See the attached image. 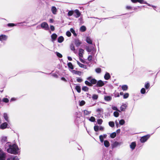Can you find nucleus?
<instances>
[{
  "label": "nucleus",
  "instance_id": "13",
  "mask_svg": "<svg viewBox=\"0 0 160 160\" xmlns=\"http://www.w3.org/2000/svg\"><path fill=\"white\" fill-rule=\"evenodd\" d=\"M84 50L82 49H80L79 50V58H82L83 57V54L84 53Z\"/></svg>",
  "mask_w": 160,
  "mask_h": 160
},
{
  "label": "nucleus",
  "instance_id": "35",
  "mask_svg": "<svg viewBox=\"0 0 160 160\" xmlns=\"http://www.w3.org/2000/svg\"><path fill=\"white\" fill-rule=\"evenodd\" d=\"M116 136V132H113L111 134L110 137L112 138H114Z\"/></svg>",
  "mask_w": 160,
  "mask_h": 160
},
{
  "label": "nucleus",
  "instance_id": "53",
  "mask_svg": "<svg viewBox=\"0 0 160 160\" xmlns=\"http://www.w3.org/2000/svg\"><path fill=\"white\" fill-rule=\"evenodd\" d=\"M99 138L100 140V141L101 142H104V139L102 138V135H100L99 136Z\"/></svg>",
  "mask_w": 160,
  "mask_h": 160
},
{
  "label": "nucleus",
  "instance_id": "7",
  "mask_svg": "<svg viewBox=\"0 0 160 160\" xmlns=\"http://www.w3.org/2000/svg\"><path fill=\"white\" fill-rule=\"evenodd\" d=\"M74 12L76 14H74V16L76 18H78L81 15L80 12L78 9L75 10Z\"/></svg>",
  "mask_w": 160,
  "mask_h": 160
},
{
  "label": "nucleus",
  "instance_id": "5",
  "mask_svg": "<svg viewBox=\"0 0 160 160\" xmlns=\"http://www.w3.org/2000/svg\"><path fill=\"white\" fill-rule=\"evenodd\" d=\"M105 83L103 81L101 80H99L98 81H97L96 84L95 86L97 87H101L103 86L104 85Z\"/></svg>",
  "mask_w": 160,
  "mask_h": 160
},
{
  "label": "nucleus",
  "instance_id": "54",
  "mask_svg": "<svg viewBox=\"0 0 160 160\" xmlns=\"http://www.w3.org/2000/svg\"><path fill=\"white\" fill-rule=\"evenodd\" d=\"M66 35L68 37H70L71 35V33L69 31H67L66 33Z\"/></svg>",
  "mask_w": 160,
  "mask_h": 160
},
{
  "label": "nucleus",
  "instance_id": "14",
  "mask_svg": "<svg viewBox=\"0 0 160 160\" xmlns=\"http://www.w3.org/2000/svg\"><path fill=\"white\" fill-rule=\"evenodd\" d=\"M130 148L132 150H134L136 146V143L135 142H132L130 144Z\"/></svg>",
  "mask_w": 160,
  "mask_h": 160
},
{
  "label": "nucleus",
  "instance_id": "27",
  "mask_svg": "<svg viewBox=\"0 0 160 160\" xmlns=\"http://www.w3.org/2000/svg\"><path fill=\"white\" fill-rule=\"evenodd\" d=\"M70 48L71 50L73 51L75 53H76V51L75 48V47L73 44L72 43L71 44L70 46Z\"/></svg>",
  "mask_w": 160,
  "mask_h": 160
},
{
  "label": "nucleus",
  "instance_id": "46",
  "mask_svg": "<svg viewBox=\"0 0 160 160\" xmlns=\"http://www.w3.org/2000/svg\"><path fill=\"white\" fill-rule=\"evenodd\" d=\"M89 120L91 122H94L95 120V118L94 117L92 116L90 118Z\"/></svg>",
  "mask_w": 160,
  "mask_h": 160
},
{
  "label": "nucleus",
  "instance_id": "19",
  "mask_svg": "<svg viewBox=\"0 0 160 160\" xmlns=\"http://www.w3.org/2000/svg\"><path fill=\"white\" fill-rule=\"evenodd\" d=\"M3 118L7 122H9L8 117V114L7 113H4L3 114Z\"/></svg>",
  "mask_w": 160,
  "mask_h": 160
},
{
  "label": "nucleus",
  "instance_id": "56",
  "mask_svg": "<svg viewBox=\"0 0 160 160\" xmlns=\"http://www.w3.org/2000/svg\"><path fill=\"white\" fill-rule=\"evenodd\" d=\"M2 101L3 102L6 103H7L9 102V100L6 98H4L2 99Z\"/></svg>",
  "mask_w": 160,
  "mask_h": 160
},
{
  "label": "nucleus",
  "instance_id": "63",
  "mask_svg": "<svg viewBox=\"0 0 160 160\" xmlns=\"http://www.w3.org/2000/svg\"><path fill=\"white\" fill-rule=\"evenodd\" d=\"M102 138L104 139L105 138H106L107 135L106 134H104L103 135H102Z\"/></svg>",
  "mask_w": 160,
  "mask_h": 160
},
{
  "label": "nucleus",
  "instance_id": "40",
  "mask_svg": "<svg viewBox=\"0 0 160 160\" xmlns=\"http://www.w3.org/2000/svg\"><path fill=\"white\" fill-rule=\"evenodd\" d=\"M125 123V121L123 119H121L119 121V124L121 125H123Z\"/></svg>",
  "mask_w": 160,
  "mask_h": 160
},
{
  "label": "nucleus",
  "instance_id": "50",
  "mask_svg": "<svg viewBox=\"0 0 160 160\" xmlns=\"http://www.w3.org/2000/svg\"><path fill=\"white\" fill-rule=\"evenodd\" d=\"M56 53L57 56L59 58H61L62 57V56L61 53H60L58 52H56Z\"/></svg>",
  "mask_w": 160,
  "mask_h": 160
},
{
  "label": "nucleus",
  "instance_id": "32",
  "mask_svg": "<svg viewBox=\"0 0 160 160\" xmlns=\"http://www.w3.org/2000/svg\"><path fill=\"white\" fill-rule=\"evenodd\" d=\"M86 29V28L84 26H82L80 28V30L82 32L85 31Z\"/></svg>",
  "mask_w": 160,
  "mask_h": 160
},
{
  "label": "nucleus",
  "instance_id": "51",
  "mask_svg": "<svg viewBox=\"0 0 160 160\" xmlns=\"http://www.w3.org/2000/svg\"><path fill=\"white\" fill-rule=\"evenodd\" d=\"M94 129L95 131L98 132L99 129V127L98 126H94Z\"/></svg>",
  "mask_w": 160,
  "mask_h": 160
},
{
  "label": "nucleus",
  "instance_id": "8",
  "mask_svg": "<svg viewBox=\"0 0 160 160\" xmlns=\"http://www.w3.org/2000/svg\"><path fill=\"white\" fill-rule=\"evenodd\" d=\"M74 41L75 44L77 47H79L82 43V42L78 39H75Z\"/></svg>",
  "mask_w": 160,
  "mask_h": 160
},
{
  "label": "nucleus",
  "instance_id": "25",
  "mask_svg": "<svg viewBox=\"0 0 160 160\" xmlns=\"http://www.w3.org/2000/svg\"><path fill=\"white\" fill-rule=\"evenodd\" d=\"M119 144V143L117 142H115L112 145V148H114L117 147Z\"/></svg>",
  "mask_w": 160,
  "mask_h": 160
},
{
  "label": "nucleus",
  "instance_id": "6",
  "mask_svg": "<svg viewBox=\"0 0 160 160\" xmlns=\"http://www.w3.org/2000/svg\"><path fill=\"white\" fill-rule=\"evenodd\" d=\"M8 124L6 122L2 123L0 126V128L2 129H5L7 128H8Z\"/></svg>",
  "mask_w": 160,
  "mask_h": 160
},
{
  "label": "nucleus",
  "instance_id": "57",
  "mask_svg": "<svg viewBox=\"0 0 160 160\" xmlns=\"http://www.w3.org/2000/svg\"><path fill=\"white\" fill-rule=\"evenodd\" d=\"M77 81L78 82H81L82 81V78H77Z\"/></svg>",
  "mask_w": 160,
  "mask_h": 160
},
{
  "label": "nucleus",
  "instance_id": "22",
  "mask_svg": "<svg viewBox=\"0 0 160 160\" xmlns=\"http://www.w3.org/2000/svg\"><path fill=\"white\" fill-rule=\"evenodd\" d=\"M7 141V137L6 136H2V137L1 142L2 143H5Z\"/></svg>",
  "mask_w": 160,
  "mask_h": 160
},
{
  "label": "nucleus",
  "instance_id": "18",
  "mask_svg": "<svg viewBox=\"0 0 160 160\" xmlns=\"http://www.w3.org/2000/svg\"><path fill=\"white\" fill-rule=\"evenodd\" d=\"M18 158L17 156H13L7 159V160H18Z\"/></svg>",
  "mask_w": 160,
  "mask_h": 160
},
{
  "label": "nucleus",
  "instance_id": "49",
  "mask_svg": "<svg viewBox=\"0 0 160 160\" xmlns=\"http://www.w3.org/2000/svg\"><path fill=\"white\" fill-rule=\"evenodd\" d=\"M102 120L101 119H99L97 120V122L98 124L101 125L102 122Z\"/></svg>",
  "mask_w": 160,
  "mask_h": 160
},
{
  "label": "nucleus",
  "instance_id": "4",
  "mask_svg": "<svg viewBox=\"0 0 160 160\" xmlns=\"http://www.w3.org/2000/svg\"><path fill=\"white\" fill-rule=\"evenodd\" d=\"M41 26L42 28L44 29L45 30H48L49 29V26L48 23L45 22H43L41 24Z\"/></svg>",
  "mask_w": 160,
  "mask_h": 160
},
{
  "label": "nucleus",
  "instance_id": "15",
  "mask_svg": "<svg viewBox=\"0 0 160 160\" xmlns=\"http://www.w3.org/2000/svg\"><path fill=\"white\" fill-rule=\"evenodd\" d=\"M127 107V105L126 104H122L120 107V110L122 111H124L126 107Z\"/></svg>",
  "mask_w": 160,
  "mask_h": 160
},
{
  "label": "nucleus",
  "instance_id": "12",
  "mask_svg": "<svg viewBox=\"0 0 160 160\" xmlns=\"http://www.w3.org/2000/svg\"><path fill=\"white\" fill-rule=\"evenodd\" d=\"M111 77L110 74L108 72H106L104 76V78L106 80H108Z\"/></svg>",
  "mask_w": 160,
  "mask_h": 160
},
{
  "label": "nucleus",
  "instance_id": "33",
  "mask_svg": "<svg viewBox=\"0 0 160 160\" xmlns=\"http://www.w3.org/2000/svg\"><path fill=\"white\" fill-rule=\"evenodd\" d=\"M98 96L97 94H93L92 96V99L93 100H95L98 99Z\"/></svg>",
  "mask_w": 160,
  "mask_h": 160
},
{
  "label": "nucleus",
  "instance_id": "23",
  "mask_svg": "<svg viewBox=\"0 0 160 160\" xmlns=\"http://www.w3.org/2000/svg\"><path fill=\"white\" fill-rule=\"evenodd\" d=\"M90 82L92 86V85L96 84L97 80L95 78H92L91 80H90Z\"/></svg>",
  "mask_w": 160,
  "mask_h": 160
},
{
  "label": "nucleus",
  "instance_id": "36",
  "mask_svg": "<svg viewBox=\"0 0 160 160\" xmlns=\"http://www.w3.org/2000/svg\"><path fill=\"white\" fill-rule=\"evenodd\" d=\"M82 89L84 91L87 92L89 88L87 86H83L82 87Z\"/></svg>",
  "mask_w": 160,
  "mask_h": 160
},
{
  "label": "nucleus",
  "instance_id": "28",
  "mask_svg": "<svg viewBox=\"0 0 160 160\" xmlns=\"http://www.w3.org/2000/svg\"><path fill=\"white\" fill-rule=\"evenodd\" d=\"M77 63L78 64L79 66L80 67L83 68H86V66L80 63L79 61H77Z\"/></svg>",
  "mask_w": 160,
  "mask_h": 160
},
{
  "label": "nucleus",
  "instance_id": "34",
  "mask_svg": "<svg viewBox=\"0 0 160 160\" xmlns=\"http://www.w3.org/2000/svg\"><path fill=\"white\" fill-rule=\"evenodd\" d=\"M70 32L72 33L74 35V36H77V34L75 33V30L73 28H71L70 29Z\"/></svg>",
  "mask_w": 160,
  "mask_h": 160
},
{
  "label": "nucleus",
  "instance_id": "41",
  "mask_svg": "<svg viewBox=\"0 0 160 160\" xmlns=\"http://www.w3.org/2000/svg\"><path fill=\"white\" fill-rule=\"evenodd\" d=\"M74 13V11L72 10L69 11L68 13V16H71Z\"/></svg>",
  "mask_w": 160,
  "mask_h": 160
},
{
  "label": "nucleus",
  "instance_id": "48",
  "mask_svg": "<svg viewBox=\"0 0 160 160\" xmlns=\"http://www.w3.org/2000/svg\"><path fill=\"white\" fill-rule=\"evenodd\" d=\"M129 94L128 93H126L123 95V98L126 99L128 98Z\"/></svg>",
  "mask_w": 160,
  "mask_h": 160
},
{
  "label": "nucleus",
  "instance_id": "59",
  "mask_svg": "<svg viewBox=\"0 0 160 160\" xmlns=\"http://www.w3.org/2000/svg\"><path fill=\"white\" fill-rule=\"evenodd\" d=\"M88 60L89 61H91L92 59V57L91 55H89L88 58Z\"/></svg>",
  "mask_w": 160,
  "mask_h": 160
},
{
  "label": "nucleus",
  "instance_id": "29",
  "mask_svg": "<svg viewBox=\"0 0 160 160\" xmlns=\"http://www.w3.org/2000/svg\"><path fill=\"white\" fill-rule=\"evenodd\" d=\"M67 65L68 67L71 69H73L74 68L73 65L71 62H69L67 64Z\"/></svg>",
  "mask_w": 160,
  "mask_h": 160
},
{
  "label": "nucleus",
  "instance_id": "20",
  "mask_svg": "<svg viewBox=\"0 0 160 160\" xmlns=\"http://www.w3.org/2000/svg\"><path fill=\"white\" fill-rule=\"evenodd\" d=\"M104 145L106 147L108 148L110 146L109 142L108 140H105L104 141Z\"/></svg>",
  "mask_w": 160,
  "mask_h": 160
},
{
  "label": "nucleus",
  "instance_id": "37",
  "mask_svg": "<svg viewBox=\"0 0 160 160\" xmlns=\"http://www.w3.org/2000/svg\"><path fill=\"white\" fill-rule=\"evenodd\" d=\"M84 114L85 115H87L90 114L91 113V111H89L87 110H84L83 111Z\"/></svg>",
  "mask_w": 160,
  "mask_h": 160
},
{
  "label": "nucleus",
  "instance_id": "10",
  "mask_svg": "<svg viewBox=\"0 0 160 160\" xmlns=\"http://www.w3.org/2000/svg\"><path fill=\"white\" fill-rule=\"evenodd\" d=\"M7 38V36L5 35L2 34L0 36V41L6 40Z\"/></svg>",
  "mask_w": 160,
  "mask_h": 160
},
{
  "label": "nucleus",
  "instance_id": "61",
  "mask_svg": "<svg viewBox=\"0 0 160 160\" xmlns=\"http://www.w3.org/2000/svg\"><path fill=\"white\" fill-rule=\"evenodd\" d=\"M119 96H120L118 93H117L115 95V97H119Z\"/></svg>",
  "mask_w": 160,
  "mask_h": 160
},
{
  "label": "nucleus",
  "instance_id": "16",
  "mask_svg": "<svg viewBox=\"0 0 160 160\" xmlns=\"http://www.w3.org/2000/svg\"><path fill=\"white\" fill-rule=\"evenodd\" d=\"M72 72L75 74L78 75L79 76H81V72L79 71H76L75 70H73L72 71Z\"/></svg>",
  "mask_w": 160,
  "mask_h": 160
},
{
  "label": "nucleus",
  "instance_id": "52",
  "mask_svg": "<svg viewBox=\"0 0 160 160\" xmlns=\"http://www.w3.org/2000/svg\"><path fill=\"white\" fill-rule=\"evenodd\" d=\"M112 108L113 110H116V111H118L120 112H121L118 109L117 107L116 106H112Z\"/></svg>",
  "mask_w": 160,
  "mask_h": 160
},
{
  "label": "nucleus",
  "instance_id": "38",
  "mask_svg": "<svg viewBox=\"0 0 160 160\" xmlns=\"http://www.w3.org/2000/svg\"><path fill=\"white\" fill-rule=\"evenodd\" d=\"M150 86V84L148 82L145 83V87L146 89L149 88Z\"/></svg>",
  "mask_w": 160,
  "mask_h": 160
},
{
  "label": "nucleus",
  "instance_id": "1",
  "mask_svg": "<svg viewBox=\"0 0 160 160\" xmlns=\"http://www.w3.org/2000/svg\"><path fill=\"white\" fill-rule=\"evenodd\" d=\"M4 148L9 153L15 155L18 153L19 148L18 145L15 144H12L11 143L8 142L6 143Z\"/></svg>",
  "mask_w": 160,
  "mask_h": 160
},
{
  "label": "nucleus",
  "instance_id": "43",
  "mask_svg": "<svg viewBox=\"0 0 160 160\" xmlns=\"http://www.w3.org/2000/svg\"><path fill=\"white\" fill-rule=\"evenodd\" d=\"M85 103V102L84 100H82L79 102V105L81 106H82L84 105Z\"/></svg>",
  "mask_w": 160,
  "mask_h": 160
},
{
  "label": "nucleus",
  "instance_id": "26",
  "mask_svg": "<svg viewBox=\"0 0 160 160\" xmlns=\"http://www.w3.org/2000/svg\"><path fill=\"white\" fill-rule=\"evenodd\" d=\"M51 10L52 13L54 14H56V12H57V9L56 8L55 6H52V7Z\"/></svg>",
  "mask_w": 160,
  "mask_h": 160
},
{
  "label": "nucleus",
  "instance_id": "45",
  "mask_svg": "<svg viewBox=\"0 0 160 160\" xmlns=\"http://www.w3.org/2000/svg\"><path fill=\"white\" fill-rule=\"evenodd\" d=\"M119 115V113L118 112H117V111H115L114 112L113 115L114 117H118Z\"/></svg>",
  "mask_w": 160,
  "mask_h": 160
},
{
  "label": "nucleus",
  "instance_id": "47",
  "mask_svg": "<svg viewBox=\"0 0 160 160\" xmlns=\"http://www.w3.org/2000/svg\"><path fill=\"white\" fill-rule=\"evenodd\" d=\"M141 93L142 94H144L146 93V90L144 88H142L141 90Z\"/></svg>",
  "mask_w": 160,
  "mask_h": 160
},
{
  "label": "nucleus",
  "instance_id": "44",
  "mask_svg": "<svg viewBox=\"0 0 160 160\" xmlns=\"http://www.w3.org/2000/svg\"><path fill=\"white\" fill-rule=\"evenodd\" d=\"M95 71L97 73H99L101 72V69L100 68H97L95 69Z\"/></svg>",
  "mask_w": 160,
  "mask_h": 160
},
{
  "label": "nucleus",
  "instance_id": "30",
  "mask_svg": "<svg viewBox=\"0 0 160 160\" xmlns=\"http://www.w3.org/2000/svg\"><path fill=\"white\" fill-rule=\"evenodd\" d=\"M122 90L123 91H127L128 89V86L127 85H123L122 87Z\"/></svg>",
  "mask_w": 160,
  "mask_h": 160
},
{
  "label": "nucleus",
  "instance_id": "11",
  "mask_svg": "<svg viewBox=\"0 0 160 160\" xmlns=\"http://www.w3.org/2000/svg\"><path fill=\"white\" fill-rule=\"evenodd\" d=\"M57 37L58 36L56 33H54L52 34L51 35V38L52 39V41H54L56 40L57 38Z\"/></svg>",
  "mask_w": 160,
  "mask_h": 160
},
{
  "label": "nucleus",
  "instance_id": "64",
  "mask_svg": "<svg viewBox=\"0 0 160 160\" xmlns=\"http://www.w3.org/2000/svg\"><path fill=\"white\" fill-rule=\"evenodd\" d=\"M61 79L62 80H63V81H64L65 82H67V81L66 79L64 77H62L61 78Z\"/></svg>",
  "mask_w": 160,
  "mask_h": 160
},
{
  "label": "nucleus",
  "instance_id": "62",
  "mask_svg": "<svg viewBox=\"0 0 160 160\" xmlns=\"http://www.w3.org/2000/svg\"><path fill=\"white\" fill-rule=\"evenodd\" d=\"M52 76L56 78H58V75L57 74L54 73H53L52 74Z\"/></svg>",
  "mask_w": 160,
  "mask_h": 160
},
{
  "label": "nucleus",
  "instance_id": "24",
  "mask_svg": "<svg viewBox=\"0 0 160 160\" xmlns=\"http://www.w3.org/2000/svg\"><path fill=\"white\" fill-rule=\"evenodd\" d=\"M75 89L78 92L80 93L81 92V88L80 86L78 85H76L75 86Z\"/></svg>",
  "mask_w": 160,
  "mask_h": 160
},
{
  "label": "nucleus",
  "instance_id": "9",
  "mask_svg": "<svg viewBox=\"0 0 160 160\" xmlns=\"http://www.w3.org/2000/svg\"><path fill=\"white\" fill-rule=\"evenodd\" d=\"M131 1L133 3H136L138 2L141 4L147 3V2L144 1V0H131Z\"/></svg>",
  "mask_w": 160,
  "mask_h": 160
},
{
  "label": "nucleus",
  "instance_id": "2",
  "mask_svg": "<svg viewBox=\"0 0 160 160\" xmlns=\"http://www.w3.org/2000/svg\"><path fill=\"white\" fill-rule=\"evenodd\" d=\"M150 135L149 134H148L142 137L140 139V142L142 143H144L146 142L147 140L150 138Z\"/></svg>",
  "mask_w": 160,
  "mask_h": 160
},
{
  "label": "nucleus",
  "instance_id": "3",
  "mask_svg": "<svg viewBox=\"0 0 160 160\" xmlns=\"http://www.w3.org/2000/svg\"><path fill=\"white\" fill-rule=\"evenodd\" d=\"M6 154L3 151L0 149V160H5Z\"/></svg>",
  "mask_w": 160,
  "mask_h": 160
},
{
  "label": "nucleus",
  "instance_id": "17",
  "mask_svg": "<svg viewBox=\"0 0 160 160\" xmlns=\"http://www.w3.org/2000/svg\"><path fill=\"white\" fill-rule=\"evenodd\" d=\"M86 41L88 44H92V40L89 37H86Z\"/></svg>",
  "mask_w": 160,
  "mask_h": 160
},
{
  "label": "nucleus",
  "instance_id": "31",
  "mask_svg": "<svg viewBox=\"0 0 160 160\" xmlns=\"http://www.w3.org/2000/svg\"><path fill=\"white\" fill-rule=\"evenodd\" d=\"M104 99L106 101H110L112 99V98L110 96H105L104 97Z\"/></svg>",
  "mask_w": 160,
  "mask_h": 160
},
{
  "label": "nucleus",
  "instance_id": "21",
  "mask_svg": "<svg viewBox=\"0 0 160 160\" xmlns=\"http://www.w3.org/2000/svg\"><path fill=\"white\" fill-rule=\"evenodd\" d=\"M63 37L62 36L59 37L58 39V42L59 43H62L64 41Z\"/></svg>",
  "mask_w": 160,
  "mask_h": 160
},
{
  "label": "nucleus",
  "instance_id": "39",
  "mask_svg": "<svg viewBox=\"0 0 160 160\" xmlns=\"http://www.w3.org/2000/svg\"><path fill=\"white\" fill-rule=\"evenodd\" d=\"M109 125L111 127H113L114 126V123L113 122L110 121L108 123Z\"/></svg>",
  "mask_w": 160,
  "mask_h": 160
},
{
  "label": "nucleus",
  "instance_id": "60",
  "mask_svg": "<svg viewBox=\"0 0 160 160\" xmlns=\"http://www.w3.org/2000/svg\"><path fill=\"white\" fill-rule=\"evenodd\" d=\"M50 29L52 31H53L55 29L54 27L52 25H51Z\"/></svg>",
  "mask_w": 160,
  "mask_h": 160
},
{
  "label": "nucleus",
  "instance_id": "58",
  "mask_svg": "<svg viewBox=\"0 0 160 160\" xmlns=\"http://www.w3.org/2000/svg\"><path fill=\"white\" fill-rule=\"evenodd\" d=\"M86 50L88 52H91L92 51V50L91 48H89V47H87L86 48Z\"/></svg>",
  "mask_w": 160,
  "mask_h": 160
},
{
  "label": "nucleus",
  "instance_id": "55",
  "mask_svg": "<svg viewBox=\"0 0 160 160\" xmlns=\"http://www.w3.org/2000/svg\"><path fill=\"white\" fill-rule=\"evenodd\" d=\"M8 27H13L16 26V24L12 23H9L8 24Z\"/></svg>",
  "mask_w": 160,
  "mask_h": 160
},
{
  "label": "nucleus",
  "instance_id": "42",
  "mask_svg": "<svg viewBox=\"0 0 160 160\" xmlns=\"http://www.w3.org/2000/svg\"><path fill=\"white\" fill-rule=\"evenodd\" d=\"M85 83L86 85H87L89 86H90V87L92 86V85H91V83H90V82L88 81H85Z\"/></svg>",
  "mask_w": 160,
  "mask_h": 160
}]
</instances>
